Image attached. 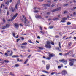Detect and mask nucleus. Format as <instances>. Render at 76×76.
Here are the masks:
<instances>
[{
    "instance_id": "nucleus-1",
    "label": "nucleus",
    "mask_w": 76,
    "mask_h": 76,
    "mask_svg": "<svg viewBox=\"0 0 76 76\" xmlns=\"http://www.w3.org/2000/svg\"><path fill=\"white\" fill-rule=\"evenodd\" d=\"M45 47L48 49H50L51 48V44L50 42L48 41L46 42V44L45 45Z\"/></svg>"
},
{
    "instance_id": "nucleus-2",
    "label": "nucleus",
    "mask_w": 76,
    "mask_h": 76,
    "mask_svg": "<svg viewBox=\"0 0 76 76\" xmlns=\"http://www.w3.org/2000/svg\"><path fill=\"white\" fill-rule=\"evenodd\" d=\"M22 16H23V19H24L25 21L24 22V23L25 24L26 26H29V21L28 22V20H27V19H26V17H25V15H23ZM27 22V23H26V22Z\"/></svg>"
},
{
    "instance_id": "nucleus-3",
    "label": "nucleus",
    "mask_w": 76,
    "mask_h": 76,
    "mask_svg": "<svg viewBox=\"0 0 76 76\" xmlns=\"http://www.w3.org/2000/svg\"><path fill=\"white\" fill-rule=\"evenodd\" d=\"M69 61H71L69 63L70 66H73V63L74 61H76V60L73 59H69Z\"/></svg>"
},
{
    "instance_id": "nucleus-4",
    "label": "nucleus",
    "mask_w": 76,
    "mask_h": 76,
    "mask_svg": "<svg viewBox=\"0 0 76 76\" xmlns=\"http://www.w3.org/2000/svg\"><path fill=\"white\" fill-rule=\"evenodd\" d=\"M18 15V13H16L15 15L13 16L12 19L11 20L10 19H9L8 20V21H12L13 20H14V19H15V18H16V16H17Z\"/></svg>"
},
{
    "instance_id": "nucleus-5",
    "label": "nucleus",
    "mask_w": 76,
    "mask_h": 76,
    "mask_svg": "<svg viewBox=\"0 0 76 76\" xmlns=\"http://www.w3.org/2000/svg\"><path fill=\"white\" fill-rule=\"evenodd\" d=\"M67 18L64 17L62 19V20H61V22H65V20H67Z\"/></svg>"
},
{
    "instance_id": "nucleus-6",
    "label": "nucleus",
    "mask_w": 76,
    "mask_h": 76,
    "mask_svg": "<svg viewBox=\"0 0 76 76\" xmlns=\"http://www.w3.org/2000/svg\"><path fill=\"white\" fill-rule=\"evenodd\" d=\"M61 73L63 75H65L67 74V71L65 70H63L62 72Z\"/></svg>"
},
{
    "instance_id": "nucleus-7",
    "label": "nucleus",
    "mask_w": 76,
    "mask_h": 76,
    "mask_svg": "<svg viewBox=\"0 0 76 76\" xmlns=\"http://www.w3.org/2000/svg\"><path fill=\"white\" fill-rule=\"evenodd\" d=\"M14 27H15L16 28H19V25L18 23H14Z\"/></svg>"
},
{
    "instance_id": "nucleus-8",
    "label": "nucleus",
    "mask_w": 76,
    "mask_h": 76,
    "mask_svg": "<svg viewBox=\"0 0 76 76\" xmlns=\"http://www.w3.org/2000/svg\"><path fill=\"white\" fill-rule=\"evenodd\" d=\"M72 52V50H70L69 51V52L67 53H66L64 55V56H66V57H67V55H69L70 53Z\"/></svg>"
},
{
    "instance_id": "nucleus-9",
    "label": "nucleus",
    "mask_w": 76,
    "mask_h": 76,
    "mask_svg": "<svg viewBox=\"0 0 76 76\" xmlns=\"http://www.w3.org/2000/svg\"><path fill=\"white\" fill-rule=\"evenodd\" d=\"M69 56H72V57H75V54L73 55V52H72V50L71 52L69 53Z\"/></svg>"
},
{
    "instance_id": "nucleus-10",
    "label": "nucleus",
    "mask_w": 76,
    "mask_h": 76,
    "mask_svg": "<svg viewBox=\"0 0 76 76\" xmlns=\"http://www.w3.org/2000/svg\"><path fill=\"white\" fill-rule=\"evenodd\" d=\"M61 9V8L59 7L57 9H56L55 10H52V12H55V11H58V10H60V9Z\"/></svg>"
},
{
    "instance_id": "nucleus-11",
    "label": "nucleus",
    "mask_w": 76,
    "mask_h": 76,
    "mask_svg": "<svg viewBox=\"0 0 76 76\" xmlns=\"http://www.w3.org/2000/svg\"><path fill=\"white\" fill-rule=\"evenodd\" d=\"M2 20L3 21V22H1V25H4V23H5V19H4V18H2Z\"/></svg>"
},
{
    "instance_id": "nucleus-12",
    "label": "nucleus",
    "mask_w": 76,
    "mask_h": 76,
    "mask_svg": "<svg viewBox=\"0 0 76 76\" xmlns=\"http://www.w3.org/2000/svg\"><path fill=\"white\" fill-rule=\"evenodd\" d=\"M46 70H49L50 69V64H47L46 65Z\"/></svg>"
},
{
    "instance_id": "nucleus-13",
    "label": "nucleus",
    "mask_w": 76,
    "mask_h": 76,
    "mask_svg": "<svg viewBox=\"0 0 76 76\" xmlns=\"http://www.w3.org/2000/svg\"><path fill=\"white\" fill-rule=\"evenodd\" d=\"M55 56V55L54 54H50L49 55V57H50L51 58V57H53V56Z\"/></svg>"
},
{
    "instance_id": "nucleus-14",
    "label": "nucleus",
    "mask_w": 76,
    "mask_h": 76,
    "mask_svg": "<svg viewBox=\"0 0 76 76\" xmlns=\"http://www.w3.org/2000/svg\"><path fill=\"white\" fill-rule=\"evenodd\" d=\"M43 6L44 7H50V4H43Z\"/></svg>"
},
{
    "instance_id": "nucleus-15",
    "label": "nucleus",
    "mask_w": 76,
    "mask_h": 76,
    "mask_svg": "<svg viewBox=\"0 0 76 76\" xmlns=\"http://www.w3.org/2000/svg\"><path fill=\"white\" fill-rule=\"evenodd\" d=\"M36 18H38V19H41V18H42L41 15H37L36 17Z\"/></svg>"
},
{
    "instance_id": "nucleus-16",
    "label": "nucleus",
    "mask_w": 76,
    "mask_h": 76,
    "mask_svg": "<svg viewBox=\"0 0 76 76\" xmlns=\"http://www.w3.org/2000/svg\"><path fill=\"white\" fill-rule=\"evenodd\" d=\"M59 61L60 62H62L63 63H64V61H65V59H63L61 60H59Z\"/></svg>"
},
{
    "instance_id": "nucleus-17",
    "label": "nucleus",
    "mask_w": 76,
    "mask_h": 76,
    "mask_svg": "<svg viewBox=\"0 0 76 76\" xmlns=\"http://www.w3.org/2000/svg\"><path fill=\"white\" fill-rule=\"evenodd\" d=\"M12 58H15V57H17V58L19 57V56L18 55H13L12 56Z\"/></svg>"
},
{
    "instance_id": "nucleus-18",
    "label": "nucleus",
    "mask_w": 76,
    "mask_h": 76,
    "mask_svg": "<svg viewBox=\"0 0 76 76\" xmlns=\"http://www.w3.org/2000/svg\"><path fill=\"white\" fill-rule=\"evenodd\" d=\"M27 44V43L26 42H24L21 44V45H26Z\"/></svg>"
},
{
    "instance_id": "nucleus-19",
    "label": "nucleus",
    "mask_w": 76,
    "mask_h": 76,
    "mask_svg": "<svg viewBox=\"0 0 76 76\" xmlns=\"http://www.w3.org/2000/svg\"><path fill=\"white\" fill-rule=\"evenodd\" d=\"M10 25L9 24H7L6 25L5 28H9V27L10 26Z\"/></svg>"
},
{
    "instance_id": "nucleus-20",
    "label": "nucleus",
    "mask_w": 76,
    "mask_h": 76,
    "mask_svg": "<svg viewBox=\"0 0 76 76\" xmlns=\"http://www.w3.org/2000/svg\"><path fill=\"white\" fill-rule=\"evenodd\" d=\"M59 18H53V20H54V21L55 20H59Z\"/></svg>"
},
{
    "instance_id": "nucleus-21",
    "label": "nucleus",
    "mask_w": 76,
    "mask_h": 76,
    "mask_svg": "<svg viewBox=\"0 0 76 76\" xmlns=\"http://www.w3.org/2000/svg\"><path fill=\"white\" fill-rule=\"evenodd\" d=\"M42 72H44V73H49V72L46 71H45V70H42Z\"/></svg>"
},
{
    "instance_id": "nucleus-22",
    "label": "nucleus",
    "mask_w": 76,
    "mask_h": 76,
    "mask_svg": "<svg viewBox=\"0 0 76 76\" xmlns=\"http://www.w3.org/2000/svg\"><path fill=\"white\" fill-rule=\"evenodd\" d=\"M12 35H13V37H15V36L16 35V33H15V32H12Z\"/></svg>"
},
{
    "instance_id": "nucleus-23",
    "label": "nucleus",
    "mask_w": 76,
    "mask_h": 76,
    "mask_svg": "<svg viewBox=\"0 0 76 76\" xmlns=\"http://www.w3.org/2000/svg\"><path fill=\"white\" fill-rule=\"evenodd\" d=\"M21 48L24 49V48H26V46H21Z\"/></svg>"
},
{
    "instance_id": "nucleus-24",
    "label": "nucleus",
    "mask_w": 76,
    "mask_h": 76,
    "mask_svg": "<svg viewBox=\"0 0 76 76\" xmlns=\"http://www.w3.org/2000/svg\"><path fill=\"white\" fill-rule=\"evenodd\" d=\"M72 42H70L69 43V44H68V45L70 47L71 45H72Z\"/></svg>"
},
{
    "instance_id": "nucleus-25",
    "label": "nucleus",
    "mask_w": 76,
    "mask_h": 76,
    "mask_svg": "<svg viewBox=\"0 0 76 76\" xmlns=\"http://www.w3.org/2000/svg\"><path fill=\"white\" fill-rule=\"evenodd\" d=\"M5 4H7V5H8L9 4V1H7V2H5Z\"/></svg>"
},
{
    "instance_id": "nucleus-26",
    "label": "nucleus",
    "mask_w": 76,
    "mask_h": 76,
    "mask_svg": "<svg viewBox=\"0 0 76 76\" xmlns=\"http://www.w3.org/2000/svg\"><path fill=\"white\" fill-rule=\"evenodd\" d=\"M2 28L3 29H4L6 28V26H2Z\"/></svg>"
},
{
    "instance_id": "nucleus-27",
    "label": "nucleus",
    "mask_w": 76,
    "mask_h": 76,
    "mask_svg": "<svg viewBox=\"0 0 76 76\" xmlns=\"http://www.w3.org/2000/svg\"><path fill=\"white\" fill-rule=\"evenodd\" d=\"M49 28L50 29H52V28H54V27L53 26H49Z\"/></svg>"
},
{
    "instance_id": "nucleus-28",
    "label": "nucleus",
    "mask_w": 76,
    "mask_h": 76,
    "mask_svg": "<svg viewBox=\"0 0 76 76\" xmlns=\"http://www.w3.org/2000/svg\"><path fill=\"white\" fill-rule=\"evenodd\" d=\"M18 4H16L15 9H17V8H18Z\"/></svg>"
},
{
    "instance_id": "nucleus-29",
    "label": "nucleus",
    "mask_w": 76,
    "mask_h": 76,
    "mask_svg": "<svg viewBox=\"0 0 76 76\" xmlns=\"http://www.w3.org/2000/svg\"><path fill=\"white\" fill-rule=\"evenodd\" d=\"M64 64H67V61L66 60L65 61Z\"/></svg>"
},
{
    "instance_id": "nucleus-30",
    "label": "nucleus",
    "mask_w": 76,
    "mask_h": 76,
    "mask_svg": "<svg viewBox=\"0 0 76 76\" xmlns=\"http://www.w3.org/2000/svg\"><path fill=\"white\" fill-rule=\"evenodd\" d=\"M60 45H61V42H59V48H61V46Z\"/></svg>"
},
{
    "instance_id": "nucleus-31",
    "label": "nucleus",
    "mask_w": 76,
    "mask_h": 76,
    "mask_svg": "<svg viewBox=\"0 0 76 76\" xmlns=\"http://www.w3.org/2000/svg\"><path fill=\"white\" fill-rule=\"evenodd\" d=\"M50 43L51 44H52V45H54V43L53 42L51 41L50 42Z\"/></svg>"
},
{
    "instance_id": "nucleus-32",
    "label": "nucleus",
    "mask_w": 76,
    "mask_h": 76,
    "mask_svg": "<svg viewBox=\"0 0 76 76\" xmlns=\"http://www.w3.org/2000/svg\"><path fill=\"white\" fill-rule=\"evenodd\" d=\"M38 48H39V49H40V50H43V49H44L43 48L39 47Z\"/></svg>"
},
{
    "instance_id": "nucleus-33",
    "label": "nucleus",
    "mask_w": 76,
    "mask_h": 76,
    "mask_svg": "<svg viewBox=\"0 0 76 76\" xmlns=\"http://www.w3.org/2000/svg\"><path fill=\"white\" fill-rule=\"evenodd\" d=\"M11 9H12V12L15 11V9H13V7H11Z\"/></svg>"
},
{
    "instance_id": "nucleus-34",
    "label": "nucleus",
    "mask_w": 76,
    "mask_h": 76,
    "mask_svg": "<svg viewBox=\"0 0 76 76\" xmlns=\"http://www.w3.org/2000/svg\"><path fill=\"white\" fill-rule=\"evenodd\" d=\"M76 8V7H73V8H72L71 9V10H73V11H74V9H75Z\"/></svg>"
},
{
    "instance_id": "nucleus-35",
    "label": "nucleus",
    "mask_w": 76,
    "mask_h": 76,
    "mask_svg": "<svg viewBox=\"0 0 76 76\" xmlns=\"http://www.w3.org/2000/svg\"><path fill=\"white\" fill-rule=\"evenodd\" d=\"M7 53L8 54L9 53H10V50H7Z\"/></svg>"
},
{
    "instance_id": "nucleus-36",
    "label": "nucleus",
    "mask_w": 76,
    "mask_h": 76,
    "mask_svg": "<svg viewBox=\"0 0 76 76\" xmlns=\"http://www.w3.org/2000/svg\"><path fill=\"white\" fill-rule=\"evenodd\" d=\"M15 66L16 67H19V65L18 64H16Z\"/></svg>"
},
{
    "instance_id": "nucleus-37",
    "label": "nucleus",
    "mask_w": 76,
    "mask_h": 76,
    "mask_svg": "<svg viewBox=\"0 0 76 76\" xmlns=\"http://www.w3.org/2000/svg\"><path fill=\"white\" fill-rule=\"evenodd\" d=\"M11 54H10V56H12V54H13V51H11Z\"/></svg>"
},
{
    "instance_id": "nucleus-38",
    "label": "nucleus",
    "mask_w": 76,
    "mask_h": 76,
    "mask_svg": "<svg viewBox=\"0 0 76 76\" xmlns=\"http://www.w3.org/2000/svg\"><path fill=\"white\" fill-rule=\"evenodd\" d=\"M46 59L47 60H50L51 59V58L49 57H47L46 58Z\"/></svg>"
},
{
    "instance_id": "nucleus-39",
    "label": "nucleus",
    "mask_w": 76,
    "mask_h": 76,
    "mask_svg": "<svg viewBox=\"0 0 76 76\" xmlns=\"http://www.w3.org/2000/svg\"><path fill=\"white\" fill-rule=\"evenodd\" d=\"M5 55L6 56V57L8 56V54H7V53H5Z\"/></svg>"
},
{
    "instance_id": "nucleus-40",
    "label": "nucleus",
    "mask_w": 76,
    "mask_h": 76,
    "mask_svg": "<svg viewBox=\"0 0 76 76\" xmlns=\"http://www.w3.org/2000/svg\"><path fill=\"white\" fill-rule=\"evenodd\" d=\"M28 61V59H27L26 60L24 64H26V62H27V61Z\"/></svg>"
},
{
    "instance_id": "nucleus-41",
    "label": "nucleus",
    "mask_w": 76,
    "mask_h": 76,
    "mask_svg": "<svg viewBox=\"0 0 76 76\" xmlns=\"http://www.w3.org/2000/svg\"><path fill=\"white\" fill-rule=\"evenodd\" d=\"M70 24H71V23L70 22H68L67 23V25H70Z\"/></svg>"
},
{
    "instance_id": "nucleus-42",
    "label": "nucleus",
    "mask_w": 76,
    "mask_h": 76,
    "mask_svg": "<svg viewBox=\"0 0 76 76\" xmlns=\"http://www.w3.org/2000/svg\"><path fill=\"white\" fill-rule=\"evenodd\" d=\"M34 13H38L39 12L38 10H35L34 11Z\"/></svg>"
},
{
    "instance_id": "nucleus-43",
    "label": "nucleus",
    "mask_w": 76,
    "mask_h": 76,
    "mask_svg": "<svg viewBox=\"0 0 76 76\" xmlns=\"http://www.w3.org/2000/svg\"><path fill=\"white\" fill-rule=\"evenodd\" d=\"M62 16L61 15H58V18H61L60 16Z\"/></svg>"
},
{
    "instance_id": "nucleus-44",
    "label": "nucleus",
    "mask_w": 76,
    "mask_h": 76,
    "mask_svg": "<svg viewBox=\"0 0 76 76\" xmlns=\"http://www.w3.org/2000/svg\"><path fill=\"white\" fill-rule=\"evenodd\" d=\"M55 6V4H52L51 5V7H54V6Z\"/></svg>"
},
{
    "instance_id": "nucleus-45",
    "label": "nucleus",
    "mask_w": 76,
    "mask_h": 76,
    "mask_svg": "<svg viewBox=\"0 0 76 76\" xmlns=\"http://www.w3.org/2000/svg\"><path fill=\"white\" fill-rule=\"evenodd\" d=\"M56 73V72H53L51 73V75H54V74H55Z\"/></svg>"
},
{
    "instance_id": "nucleus-46",
    "label": "nucleus",
    "mask_w": 76,
    "mask_h": 76,
    "mask_svg": "<svg viewBox=\"0 0 76 76\" xmlns=\"http://www.w3.org/2000/svg\"><path fill=\"white\" fill-rule=\"evenodd\" d=\"M55 38H58L59 37V36L58 35H56L55 36Z\"/></svg>"
},
{
    "instance_id": "nucleus-47",
    "label": "nucleus",
    "mask_w": 76,
    "mask_h": 76,
    "mask_svg": "<svg viewBox=\"0 0 76 76\" xmlns=\"http://www.w3.org/2000/svg\"><path fill=\"white\" fill-rule=\"evenodd\" d=\"M9 14V11H7V16H8Z\"/></svg>"
},
{
    "instance_id": "nucleus-48",
    "label": "nucleus",
    "mask_w": 76,
    "mask_h": 76,
    "mask_svg": "<svg viewBox=\"0 0 76 76\" xmlns=\"http://www.w3.org/2000/svg\"><path fill=\"white\" fill-rule=\"evenodd\" d=\"M28 42H29L30 43H32V41H31V40H28Z\"/></svg>"
},
{
    "instance_id": "nucleus-49",
    "label": "nucleus",
    "mask_w": 76,
    "mask_h": 76,
    "mask_svg": "<svg viewBox=\"0 0 76 76\" xmlns=\"http://www.w3.org/2000/svg\"><path fill=\"white\" fill-rule=\"evenodd\" d=\"M20 40V39H17V42H18Z\"/></svg>"
},
{
    "instance_id": "nucleus-50",
    "label": "nucleus",
    "mask_w": 76,
    "mask_h": 76,
    "mask_svg": "<svg viewBox=\"0 0 76 76\" xmlns=\"http://www.w3.org/2000/svg\"><path fill=\"white\" fill-rule=\"evenodd\" d=\"M4 62L5 63H9V61L5 60Z\"/></svg>"
},
{
    "instance_id": "nucleus-51",
    "label": "nucleus",
    "mask_w": 76,
    "mask_h": 76,
    "mask_svg": "<svg viewBox=\"0 0 76 76\" xmlns=\"http://www.w3.org/2000/svg\"><path fill=\"white\" fill-rule=\"evenodd\" d=\"M58 69H61V67L60 66H58Z\"/></svg>"
},
{
    "instance_id": "nucleus-52",
    "label": "nucleus",
    "mask_w": 76,
    "mask_h": 76,
    "mask_svg": "<svg viewBox=\"0 0 76 76\" xmlns=\"http://www.w3.org/2000/svg\"><path fill=\"white\" fill-rule=\"evenodd\" d=\"M19 3H20V0H19L18 1V3H17V4H19Z\"/></svg>"
},
{
    "instance_id": "nucleus-53",
    "label": "nucleus",
    "mask_w": 76,
    "mask_h": 76,
    "mask_svg": "<svg viewBox=\"0 0 76 76\" xmlns=\"http://www.w3.org/2000/svg\"><path fill=\"white\" fill-rule=\"evenodd\" d=\"M61 67H63V65L62 64H61V66H60Z\"/></svg>"
},
{
    "instance_id": "nucleus-54",
    "label": "nucleus",
    "mask_w": 76,
    "mask_h": 76,
    "mask_svg": "<svg viewBox=\"0 0 76 76\" xmlns=\"http://www.w3.org/2000/svg\"><path fill=\"white\" fill-rule=\"evenodd\" d=\"M40 29L41 30V31H42V27H41L40 26Z\"/></svg>"
},
{
    "instance_id": "nucleus-55",
    "label": "nucleus",
    "mask_w": 76,
    "mask_h": 76,
    "mask_svg": "<svg viewBox=\"0 0 76 76\" xmlns=\"http://www.w3.org/2000/svg\"><path fill=\"white\" fill-rule=\"evenodd\" d=\"M20 38L22 39V40H24V38L23 37H21Z\"/></svg>"
},
{
    "instance_id": "nucleus-56",
    "label": "nucleus",
    "mask_w": 76,
    "mask_h": 76,
    "mask_svg": "<svg viewBox=\"0 0 76 76\" xmlns=\"http://www.w3.org/2000/svg\"><path fill=\"white\" fill-rule=\"evenodd\" d=\"M39 1L40 2H42V1H43V0H39Z\"/></svg>"
},
{
    "instance_id": "nucleus-57",
    "label": "nucleus",
    "mask_w": 76,
    "mask_h": 76,
    "mask_svg": "<svg viewBox=\"0 0 76 76\" xmlns=\"http://www.w3.org/2000/svg\"><path fill=\"white\" fill-rule=\"evenodd\" d=\"M41 33L42 34H44V33L43 31H40Z\"/></svg>"
},
{
    "instance_id": "nucleus-58",
    "label": "nucleus",
    "mask_w": 76,
    "mask_h": 76,
    "mask_svg": "<svg viewBox=\"0 0 76 76\" xmlns=\"http://www.w3.org/2000/svg\"><path fill=\"white\" fill-rule=\"evenodd\" d=\"M58 50L59 51H61V50H60V48H58Z\"/></svg>"
},
{
    "instance_id": "nucleus-59",
    "label": "nucleus",
    "mask_w": 76,
    "mask_h": 76,
    "mask_svg": "<svg viewBox=\"0 0 76 76\" xmlns=\"http://www.w3.org/2000/svg\"><path fill=\"white\" fill-rule=\"evenodd\" d=\"M67 13V11H65L64 12V14H65V13Z\"/></svg>"
},
{
    "instance_id": "nucleus-60",
    "label": "nucleus",
    "mask_w": 76,
    "mask_h": 76,
    "mask_svg": "<svg viewBox=\"0 0 76 76\" xmlns=\"http://www.w3.org/2000/svg\"><path fill=\"white\" fill-rule=\"evenodd\" d=\"M59 34L61 35V36H62V34H61V32L59 33Z\"/></svg>"
},
{
    "instance_id": "nucleus-61",
    "label": "nucleus",
    "mask_w": 76,
    "mask_h": 76,
    "mask_svg": "<svg viewBox=\"0 0 76 76\" xmlns=\"http://www.w3.org/2000/svg\"><path fill=\"white\" fill-rule=\"evenodd\" d=\"M47 15H50V12H47Z\"/></svg>"
},
{
    "instance_id": "nucleus-62",
    "label": "nucleus",
    "mask_w": 76,
    "mask_h": 76,
    "mask_svg": "<svg viewBox=\"0 0 76 76\" xmlns=\"http://www.w3.org/2000/svg\"><path fill=\"white\" fill-rule=\"evenodd\" d=\"M31 55H30L28 56V58H30L31 57Z\"/></svg>"
},
{
    "instance_id": "nucleus-63",
    "label": "nucleus",
    "mask_w": 76,
    "mask_h": 76,
    "mask_svg": "<svg viewBox=\"0 0 76 76\" xmlns=\"http://www.w3.org/2000/svg\"><path fill=\"white\" fill-rule=\"evenodd\" d=\"M37 38H38V39H40V37H39V36H38Z\"/></svg>"
},
{
    "instance_id": "nucleus-64",
    "label": "nucleus",
    "mask_w": 76,
    "mask_h": 76,
    "mask_svg": "<svg viewBox=\"0 0 76 76\" xmlns=\"http://www.w3.org/2000/svg\"><path fill=\"white\" fill-rule=\"evenodd\" d=\"M41 76H46L45 75H41Z\"/></svg>"
}]
</instances>
